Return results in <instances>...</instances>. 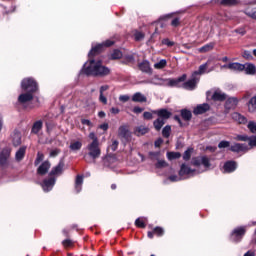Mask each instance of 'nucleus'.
Masks as SVG:
<instances>
[{
    "label": "nucleus",
    "instance_id": "f257e3e1",
    "mask_svg": "<svg viewBox=\"0 0 256 256\" xmlns=\"http://www.w3.org/2000/svg\"><path fill=\"white\" fill-rule=\"evenodd\" d=\"M82 72L91 77H107V75H111L109 67L103 65V62L100 60L93 59L84 64Z\"/></svg>",
    "mask_w": 256,
    "mask_h": 256
},
{
    "label": "nucleus",
    "instance_id": "f03ea898",
    "mask_svg": "<svg viewBox=\"0 0 256 256\" xmlns=\"http://www.w3.org/2000/svg\"><path fill=\"white\" fill-rule=\"evenodd\" d=\"M101 157V148L99 144H88L86 146V153L84 154V160L86 163H95L96 159Z\"/></svg>",
    "mask_w": 256,
    "mask_h": 256
},
{
    "label": "nucleus",
    "instance_id": "7ed1b4c3",
    "mask_svg": "<svg viewBox=\"0 0 256 256\" xmlns=\"http://www.w3.org/2000/svg\"><path fill=\"white\" fill-rule=\"evenodd\" d=\"M187 74H183L179 78H157V82H152L153 85H160L163 87H179L183 81H186Z\"/></svg>",
    "mask_w": 256,
    "mask_h": 256
},
{
    "label": "nucleus",
    "instance_id": "20e7f679",
    "mask_svg": "<svg viewBox=\"0 0 256 256\" xmlns=\"http://www.w3.org/2000/svg\"><path fill=\"white\" fill-rule=\"evenodd\" d=\"M192 165L194 167H201V165L204 167V170L202 171H207L211 167V159L207 156H197L192 158L191 161Z\"/></svg>",
    "mask_w": 256,
    "mask_h": 256
},
{
    "label": "nucleus",
    "instance_id": "39448f33",
    "mask_svg": "<svg viewBox=\"0 0 256 256\" xmlns=\"http://www.w3.org/2000/svg\"><path fill=\"white\" fill-rule=\"evenodd\" d=\"M21 87L23 91H28V93H35L39 87L37 82L33 78H25L21 82Z\"/></svg>",
    "mask_w": 256,
    "mask_h": 256
},
{
    "label": "nucleus",
    "instance_id": "423d86ee",
    "mask_svg": "<svg viewBox=\"0 0 256 256\" xmlns=\"http://www.w3.org/2000/svg\"><path fill=\"white\" fill-rule=\"evenodd\" d=\"M115 42L113 40H106L102 44L96 45L94 48L91 49L88 56L93 57V55H97V53H101L102 49H105V47H111V45H114Z\"/></svg>",
    "mask_w": 256,
    "mask_h": 256
},
{
    "label": "nucleus",
    "instance_id": "0eeeda50",
    "mask_svg": "<svg viewBox=\"0 0 256 256\" xmlns=\"http://www.w3.org/2000/svg\"><path fill=\"white\" fill-rule=\"evenodd\" d=\"M9 157H11V149L4 148L0 152V167H7L9 165Z\"/></svg>",
    "mask_w": 256,
    "mask_h": 256
},
{
    "label": "nucleus",
    "instance_id": "6e6552de",
    "mask_svg": "<svg viewBox=\"0 0 256 256\" xmlns=\"http://www.w3.org/2000/svg\"><path fill=\"white\" fill-rule=\"evenodd\" d=\"M152 113L154 115H157L158 119H163V121H167V119H171V115H173V113L166 108L152 110Z\"/></svg>",
    "mask_w": 256,
    "mask_h": 256
},
{
    "label": "nucleus",
    "instance_id": "1a4fd4ad",
    "mask_svg": "<svg viewBox=\"0 0 256 256\" xmlns=\"http://www.w3.org/2000/svg\"><path fill=\"white\" fill-rule=\"evenodd\" d=\"M138 69L142 71V73H146L147 75H151L153 73V68H151V63L149 60H143L138 64Z\"/></svg>",
    "mask_w": 256,
    "mask_h": 256
},
{
    "label": "nucleus",
    "instance_id": "9d476101",
    "mask_svg": "<svg viewBox=\"0 0 256 256\" xmlns=\"http://www.w3.org/2000/svg\"><path fill=\"white\" fill-rule=\"evenodd\" d=\"M243 235H245V228L243 227L237 228L233 231L231 239L235 243H239V241L243 239Z\"/></svg>",
    "mask_w": 256,
    "mask_h": 256
},
{
    "label": "nucleus",
    "instance_id": "9b49d317",
    "mask_svg": "<svg viewBox=\"0 0 256 256\" xmlns=\"http://www.w3.org/2000/svg\"><path fill=\"white\" fill-rule=\"evenodd\" d=\"M249 146L247 144L234 143L230 146V151L233 153H241L243 151H249Z\"/></svg>",
    "mask_w": 256,
    "mask_h": 256
},
{
    "label": "nucleus",
    "instance_id": "f8f14e48",
    "mask_svg": "<svg viewBox=\"0 0 256 256\" xmlns=\"http://www.w3.org/2000/svg\"><path fill=\"white\" fill-rule=\"evenodd\" d=\"M54 186H55V178L53 177L45 179L42 183L43 191H45L46 193H48V191H51V189H53Z\"/></svg>",
    "mask_w": 256,
    "mask_h": 256
},
{
    "label": "nucleus",
    "instance_id": "ddd939ff",
    "mask_svg": "<svg viewBox=\"0 0 256 256\" xmlns=\"http://www.w3.org/2000/svg\"><path fill=\"white\" fill-rule=\"evenodd\" d=\"M118 135L126 141H129V139H131V132L129 131L127 126H120L118 129Z\"/></svg>",
    "mask_w": 256,
    "mask_h": 256
},
{
    "label": "nucleus",
    "instance_id": "4468645a",
    "mask_svg": "<svg viewBox=\"0 0 256 256\" xmlns=\"http://www.w3.org/2000/svg\"><path fill=\"white\" fill-rule=\"evenodd\" d=\"M49 169H51V163L49 161L43 162L37 169L38 175H47Z\"/></svg>",
    "mask_w": 256,
    "mask_h": 256
},
{
    "label": "nucleus",
    "instance_id": "2eb2a0df",
    "mask_svg": "<svg viewBox=\"0 0 256 256\" xmlns=\"http://www.w3.org/2000/svg\"><path fill=\"white\" fill-rule=\"evenodd\" d=\"M207 111H209V104L204 103L194 108L193 113L194 115H203V113H207Z\"/></svg>",
    "mask_w": 256,
    "mask_h": 256
},
{
    "label": "nucleus",
    "instance_id": "dca6fc26",
    "mask_svg": "<svg viewBox=\"0 0 256 256\" xmlns=\"http://www.w3.org/2000/svg\"><path fill=\"white\" fill-rule=\"evenodd\" d=\"M19 103H29V101H33V92H26L20 94L18 97Z\"/></svg>",
    "mask_w": 256,
    "mask_h": 256
},
{
    "label": "nucleus",
    "instance_id": "f3484780",
    "mask_svg": "<svg viewBox=\"0 0 256 256\" xmlns=\"http://www.w3.org/2000/svg\"><path fill=\"white\" fill-rule=\"evenodd\" d=\"M132 101L134 103H147V97L141 92H136L132 96Z\"/></svg>",
    "mask_w": 256,
    "mask_h": 256
},
{
    "label": "nucleus",
    "instance_id": "a211bd4d",
    "mask_svg": "<svg viewBox=\"0 0 256 256\" xmlns=\"http://www.w3.org/2000/svg\"><path fill=\"white\" fill-rule=\"evenodd\" d=\"M235 169H237V162L235 161H228L224 164L225 173H233Z\"/></svg>",
    "mask_w": 256,
    "mask_h": 256
},
{
    "label": "nucleus",
    "instance_id": "6ab92c4d",
    "mask_svg": "<svg viewBox=\"0 0 256 256\" xmlns=\"http://www.w3.org/2000/svg\"><path fill=\"white\" fill-rule=\"evenodd\" d=\"M63 167H65V162L61 160L57 166L52 168L50 175H61V173H63Z\"/></svg>",
    "mask_w": 256,
    "mask_h": 256
},
{
    "label": "nucleus",
    "instance_id": "aec40b11",
    "mask_svg": "<svg viewBox=\"0 0 256 256\" xmlns=\"http://www.w3.org/2000/svg\"><path fill=\"white\" fill-rule=\"evenodd\" d=\"M239 103V100L235 97L228 98L225 103L226 109H235L237 107V104Z\"/></svg>",
    "mask_w": 256,
    "mask_h": 256
},
{
    "label": "nucleus",
    "instance_id": "412c9836",
    "mask_svg": "<svg viewBox=\"0 0 256 256\" xmlns=\"http://www.w3.org/2000/svg\"><path fill=\"white\" fill-rule=\"evenodd\" d=\"M195 87H197V79L195 78H192L183 84V88L187 89L188 91H193Z\"/></svg>",
    "mask_w": 256,
    "mask_h": 256
},
{
    "label": "nucleus",
    "instance_id": "4be33fe9",
    "mask_svg": "<svg viewBox=\"0 0 256 256\" xmlns=\"http://www.w3.org/2000/svg\"><path fill=\"white\" fill-rule=\"evenodd\" d=\"M193 173H195V170L191 169V167H189L185 164L181 165V168H180V171H179V176L180 177H183V175H191Z\"/></svg>",
    "mask_w": 256,
    "mask_h": 256
},
{
    "label": "nucleus",
    "instance_id": "5701e85b",
    "mask_svg": "<svg viewBox=\"0 0 256 256\" xmlns=\"http://www.w3.org/2000/svg\"><path fill=\"white\" fill-rule=\"evenodd\" d=\"M213 101H225L227 99V94L223 93L220 90H216L212 95Z\"/></svg>",
    "mask_w": 256,
    "mask_h": 256
},
{
    "label": "nucleus",
    "instance_id": "b1692460",
    "mask_svg": "<svg viewBox=\"0 0 256 256\" xmlns=\"http://www.w3.org/2000/svg\"><path fill=\"white\" fill-rule=\"evenodd\" d=\"M229 70L230 71H244L245 65L241 64L239 62L229 63Z\"/></svg>",
    "mask_w": 256,
    "mask_h": 256
},
{
    "label": "nucleus",
    "instance_id": "393cba45",
    "mask_svg": "<svg viewBox=\"0 0 256 256\" xmlns=\"http://www.w3.org/2000/svg\"><path fill=\"white\" fill-rule=\"evenodd\" d=\"M12 143L14 147H19V145H21V133L19 131H14L12 134Z\"/></svg>",
    "mask_w": 256,
    "mask_h": 256
},
{
    "label": "nucleus",
    "instance_id": "a878e982",
    "mask_svg": "<svg viewBox=\"0 0 256 256\" xmlns=\"http://www.w3.org/2000/svg\"><path fill=\"white\" fill-rule=\"evenodd\" d=\"M249 113H256V95L247 103Z\"/></svg>",
    "mask_w": 256,
    "mask_h": 256
},
{
    "label": "nucleus",
    "instance_id": "bb28decb",
    "mask_svg": "<svg viewBox=\"0 0 256 256\" xmlns=\"http://www.w3.org/2000/svg\"><path fill=\"white\" fill-rule=\"evenodd\" d=\"M244 71L246 75H255L256 67L254 64H251V63L244 64Z\"/></svg>",
    "mask_w": 256,
    "mask_h": 256
},
{
    "label": "nucleus",
    "instance_id": "cd10ccee",
    "mask_svg": "<svg viewBox=\"0 0 256 256\" xmlns=\"http://www.w3.org/2000/svg\"><path fill=\"white\" fill-rule=\"evenodd\" d=\"M232 119L234 121H237V123H241V124L247 123V118H245V116H243L237 112L232 113Z\"/></svg>",
    "mask_w": 256,
    "mask_h": 256
},
{
    "label": "nucleus",
    "instance_id": "c85d7f7f",
    "mask_svg": "<svg viewBox=\"0 0 256 256\" xmlns=\"http://www.w3.org/2000/svg\"><path fill=\"white\" fill-rule=\"evenodd\" d=\"M41 129H43V122L38 120L33 124L31 132L37 135Z\"/></svg>",
    "mask_w": 256,
    "mask_h": 256
},
{
    "label": "nucleus",
    "instance_id": "c756f323",
    "mask_svg": "<svg viewBox=\"0 0 256 256\" xmlns=\"http://www.w3.org/2000/svg\"><path fill=\"white\" fill-rule=\"evenodd\" d=\"M83 187V176H77L75 181V190L76 193H80L81 189Z\"/></svg>",
    "mask_w": 256,
    "mask_h": 256
},
{
    "label": "nucleus",
    "instance_id": "7c9ffc66",
    "mask_svg": "<svg viewBox=\"0 0 256 256\" xmlns=\"http://www.w3.org/2000/svg\"><path fill=\"white\" fill-rule=\"evenodd\" d=\"M81 147H83V143H81V141H73L70 143L71 151H81Z\"/></svg>",
    "mask_w": 256,
    "mask_h": 256
},
{
    "label": "nucleus",
    "instance_id": "2f4dec72",
    "mask_svg": "<svg viewBox=\"0 0 256 256\" xmlns=\"http://www.w3.org/2000/svg\"><path fill=\"white\" fill-rule=\"evenodd\" d=\"M154 128L156 131H161V129L163 128V125H165V120L161 119V118H157L154 122H153Z\"/></svg>",
    "mask_w": 256,
    "mask_h": 256
},
{
    "label": "nucleus",
    "instance_id": "473e14b6",
    "mask_svg": "<svg viewBox=\"0 0 256 256\" xmlns=\"http://www.w3.org/2000/svg\"><path fill=\"white\" fill-rule=\"evenodd\" d=\"M26 147H21L15 155V159L16 161H23V158L25 157V151H26Z\"/></svg>",
    "mask_w": 256,
    "mask_h": 256
},
{
    "label": "nucleus",
    "instance_id": "72a5a7b5",
    "mask_svg": "<svg viewBox=\"0 0 256 256\" xmlns=\"http://www.w3.org/2000/svg\"><path fill=\"white\" fill-rule=\"evenodd\" d=\"M181 117L184 119V121H191L193 114L191 113L190 110L183 109L181 110Z\"/></svg>",
    "mask_w": 256,
    "mask_h": 256
},
{
    "label": "nucleus",
    "instance_id": "f704fd0d",
    "mask_svg": "<svg viewBox=\"0 0 256 256\" xmlns=\"http://www.w3.org/2000/svg\"><path fill=\"white\" fill-rule=\"evenodd\" d=\"M146 133H149V128L145 127V126H138L135 129V134L136 135H146Z\"/></svg>",
    "mask_w": 256,
    "mask_h": 256
},
{
    "label": "nucleus",
    "instance_id": "c9c22d12",
    "mask_svg": "<svg viewBox=\"0 0 256 256\" xmlns=\"http://www.w3.org/2000/svg\"><path fill=\"white\" fill-rule=\"evenodd\" d=\"M165 67H167V60L166 59H162L159 62H156L154 64V69L161 70V69H165Z\"/></svg>",
    "mask_w": 256,
    "mask_h": 256
},
{
    "label": "nucleus",
    "instance_id": "e433bc0d",
    "mask_svg": "<svg viewBox=\"0 0 256 256\" xmlns=\"http://www.w3.org/2000/svg\"><path fill=\"white\" fill-rule=\"evenodd\" d=\"M213 47H215V45L213 43L206 44L199 49V52L207 53V51H211L213 49Z\"/></svg>",
    "mask_w": 256,
    "mask_h": 256
},
{
    "label": "nucleus",
    "instance_id": "4c0bfd02",
    "mask_svg": "<svg viewBox=\"0 0 256 256\" xmlns=\"http://www.w3.org/2000/svg\"><path fill=\"white\" fill-rule=\"evenodd\" d=\"M181 157V153L179 152H168L167 158L169 161H173V159H179Z\"/></svg>",
    "mask_w": 256,
    "mask_h": 256
},
{
    "label": "nucleus",
    "instance_id": "58836bf2",
    "mask_svg": "<svg viewBox=\"0 0 256 256\" xmlns=\"http://www.w3.org/2000/svg\"><path fill=\"white\" fill-rule=\"evenodd\" d=\"M245 14L252 19H256V8H248L245 10Z\"/></svg>",
    "mask_w": 256,
    "mask_h": 256
},
{
    "label": "nucleus",
    "instance_id": "ea45409f",
    "mask_svg": "<svg viewBox=\"0 0 256 256\" xmlns=\"http://www.w3.org/2000/svg\"><path fill=\"white\" fill-rule=\"evenodd\" d=\"M136 227H140L141 229H145L147 225L145 224V218H138L135 221Z\"/></svg>",
    "mask_w": 256,
    "mask_h": 256
},
{
    "label": "nucleus",
    "instance_id": "a19ab883",
    "mask_svg": "<svg viewBox=\"0 0 256 256\" xmlns=\"http://www.w3.org/2000/svg\"><path fill=\"white\" fill-rule=\"evenodd\" d=\"M162 135L163 137H165L166 139H168V137L171 135V126L166 125L163 130H162Z\"/></svg>",
    "mask_w": 256,
    "mask_h": 256
},
{
    "label": "nucleus",
    "instance_id": "79ce46f5",
    "mask_svg": "<svg viewBox=\"0 0 256 256\" xmlns=\"http://www.w3.org/2000/svg\"><path fill=\"white\" fill-rule=\"evenodd\" d=\"M220 5H237L239 0H218Z\"/></svg>",
    "mask_w": 256,
    "mask_h": 256
},
{
    "label": "nucleus",
    "instance_id": "37998d69",
    "mask_svg": "<svg viewBox=\"0 0 256 256\" xmlns=\"http://www.w3.org/2000/svg\"><path fill=\"white\" fill-rule=\"evenodd\" d=\"M89 139H91L92 142H90V144H99V138H97V135L95 134V132H91L88 135Z\"/></svg>",
    "mask_w": 256,
    "mask_h": 256
},
{
    "label": "nucleus",
    "instance_id": "c03bdc74",
    "mask_svg": "<svg viewBox=\"0 0 256 256\" xmlns=\"http://www.w3.org/2000/svg\"><path fill=\"white\" fill-rule=\"evenodd\" d=\"M193 153V149L192 148H188L183 155V159L184 161H189V159H191V155Z\"/></svg>",
    "mask_w": 256,
    "mask_h": 256
},
{
    "label": "nucleus",
    "instance_id": "a18cd8bd",
    "mask_svg": "<svg viewBox=\"0 0 256 256\" xmlns=\"http://www.w3.org/2000/svg\"><path fill=\"white\" fill-rule=\"evenodd\" d=\"M205 71H207V64H202L200 65L199 70L194 72V75H203Z\"/></svg>",
    "mask_w": 256,
    "mask_h": 256
},
{
    "label": "nucleus",
    "instance_id": "49530a36",
    "mask_svg": "<svg viewBox=\"0 0 256 256\" xmlns=\"http://www.w3.org/2000/svg\"><path fill=\"white\" fill-rule=\"evenodd\" d=\"M134 37L135 41H143V39H145V34L143 32L136 31Z\"/></svg>",
    "mask_w": 256,
    "mask_h": 256
},
{
    "label": "nucleus",
    "instance_id": "de8ad7c7",
    "mask_svg": "<svg viewBox=\"0 0 256 256\" xmlns=\"http://www.w3.org/2000/svg\"><path fill=\"white\" fill-rule=\"evenodd\" d=\"M249 139H251V137L247 135H238L235 137L236 141H248V145H249Z\"/></svg>",
    "mask_w": 256,
    "mask_h": 256
},
{
    "label": "nucleus",
    "instance_id": "09e8293b",
    "mask_svg": "<svg viewBox=\"0 0 256 256\" xmlns=\"http://www.w3.org/2000/svg\"><path fill=\"white\" fill-rule=\"evenodd\" d=\"M248 129L251 131V133H256V122L250 121L248 123Z\"/></svg>",
    "mask_w": 256,
    "mask_h": 256
},
{
    "label": "nucleus",
    "instance_id": "8fccbe9b",
    "mask_svg": "<svg viewBox=\"0 0 256 256\" xmlns=\"http://www.w3.org/2000/svg\"><path fill=\"white\" fill-rule=\"evenodd\" d=\"M231 145V143L229 141H221L218 144V148L219 149H226L227 147H229Z\"/></svg>",
    "mask_w": 256,
    "mask_h": 256
},
{
    "label": "nucleus",
    "instance_id": "3c124183",
    "mask_svg": "<svg viewBox=\"0 0 256 256\" xmlns=\"http://www.w3.org/2000/svg\"><path fill=\"white\" fill-rule=\"evenodd\" d=\"M162 45H167V47H173V45H175V42L169 40V38H165L162 40Z\"/></svg>",
    "mask_w": 256,
    "mask_h": 256
},
{
    "label": "nucleus",
    "instance_id": "603ef678",
    "mask_svg": "<svg viewBox=\"0 0 256 256\" xmlns=\"http://www.w3.org/2000/svg\"><path fill=\"white\" fill-rule=\"evenodd\" d=\"M153 231H154L155 235H158V237H161L163 235V233H165V231L161 227H156V228H154Z\"/></svg>",
    "mask_w": 256,
    "mask_h": 256
},
{
    "label": "nucleus",
    "instance_id": "864d4df0",
    "mask_svg": "<svg viewBox=\"0 0 256 256\" xmlns=\"http://www.w3.org/2000/svg\"><path fill=\"white\" fill-rule=\"evenodd\" d=\"M256 147V136L250 137L249 139V149Z\"/></svg>",
    "mask_w": 256,
    "mask_h": 256
},
{
    "label": "nucleus",
    "instance_id": "5fc2aeb1",
    "mask_svg": "<svg viewBox=\"0 0 256 256\" xmlns=\"http://www.w3.org/2000/svg\"><path fill=\"white\" fill-rule=\"evenodd\" d=\"M157 169H161L163 167H167V162L165 160H158L156 163Z\"/></svg>",
    "mask_w": 256,
    "mask_h": 256
},
{
    "label": "nucleus",
    "instance_id": "6e6d98bb",
    "mask_svg": "<svg viewBox=\"0 0 256 256\" xmlns=\"http://www.w3.org/2000/svg\"><path fill=\"white\" fill-rule=\"evenodd\" d=\"M122 55H123V54L121 53V51L115 50V51L112 53V59H121Z\"/></svg>",
    "mask_w": 256,
    "mask_h": 256
},
{
    "label": "nucleus",
    "instance_id": "4d7b16f0",
    "mask_svg": "<svg viewBox=\"0 0 256 256\" xmlns=\"http://www.w3.org/2000/svg\"><path fill=\"white\" fill-rule=\"evenodd\" d=\"M117 147H119V141L113 140L112 144L110 145L111 151H117Z\"/></svg>",
    "mask_w": 256,
    "mask_h": 256
},
{
    "label": "nucleus",
    "instance_id": "13d9d810",
    "mask_svg": "<svg viewBox=\"0 0 256 256\" xmlns=\"http://www.w3.org/2000/svg\"><path fill=\"white\" fill-rule=\"evenodd\" d=\"M242 57H244V59H248V60L253 59V55H251V52H250V51H247V50H245V51L242 53Z\"/></svg>",
    "mask_w": 256,
    "mask_h": 256
},
{
    "label": "nucleus",
    "instance_id": "bf43d9fd",
    "mask_svg": "<svg viewBox=\"0 0 256 256\" xmlns=\"http://www.w3.org/2000/svg\"><path fill=\"white\" fill-rule=\"evenodd\" d=\"M129 99H131V97H129V95H120L119 96V101H121V103H127V101H129Z\"/></svg>",
    "mask_w": 256,
    "mask_h": 256
},
{
    "label": "nucleus",
    "instance_id": "052dcab7",
    "mask_svg": "<svg viewBox=\"0 0 256 256\" xmlns=\"http://www.w3.org/2000/svg\"><path fill=\"white\" fill-rule=\"evenodd\" d=\"M143 117H144V119H146L147 121H151V119H153V113H151V112H144V113H143Z\"/></svg>",
    "mask_w": 256,
    "mask_h": 256
},
{
    "label": "nucleus",
    "instance_id": "680f3d73",
    "mask_svg": "<svg viewBox=\"0 0 256 256\" xmlns=\"http://www.w3.org/2000/svg\"><path fill=\"white\" fill-rule=\"evenodd\" d=\"M172 27H179L181 25V20L179 18H174L171 22Z\"/></svg>",
    "mask_w": 256,
    "mask_h": 256
},
{
    "label": "nucleus",
    "instance_id": "e2e57ef3",
    "mask_svg": "<svg viewBox=\"0 0 256 256\" xmlns=\"http://www.w3.org/2000/svg\"><path fill=\"white\" fill-rule=\"evenodd\" d=\"M61 153V150L59 149H54L50 151V157H57Z\"/></svg>",
    "mask_w": 256,
    "mask_h": 256
},
{
    "label": "nucleus",
    "instance_id": "0e129e2a",
    "mask_svg": "<svg viewBox=\"0 0 256 256\" xmlns=\"http://www.w3.org/2000/svg\"><path fill=\"white\" fill-rule=\"evenodd\" d=\"M41 161H43V154L38 153L37 158L35 160V165H39L41 163Z\"/></svg>",
    "mask_w": 256,
    "mask_h": 256
},
{
    "label": "nucleus",
    "instance_id": "69168bd1",
    "mask_svg": "<svg viewBox=\"0 0 256 256\" xmlns=\"http://www.w3.org/2000/svg\"><path fill=\"white\" fill-rule=\"evenodd\" d=\"M81 123L82 125H87V127H93V123L90 120L82 119Z\"/></svg>",
    "mask_w": 256,
    "mask_h": 256
},
{
    "label": "nucleus",
    "instance_id": "338daca9",
    "mask_svg": "<svg viewBox=\"0 0 256 256\" xmlns=\"http://www.w3.org/2000/svg\"><path fill=\"white\" fill-rule=\"evenodd\" d=\"M99 101L103 103V105H107V97H105V95L100 94Z\"/></svg>",
    "mask_w": 256,
    "mask_h": 256
},
{
    "label": "nucleus",
    "instance_id": "774afa93",
    "mask_svg": "<svg viewBox=\"0 0 256 256\" xmlns=\"http://www.w3.org/2000/svg\"><path fill=\"white\" fill-rule=\"evenodd\" d=\"M133 113H136L137 115H139V113H143V108H141L139 106H135L133 108Z\"/></svg>",
    "mask_w": 256,
    "mask_h": 256
}]
</instances>
